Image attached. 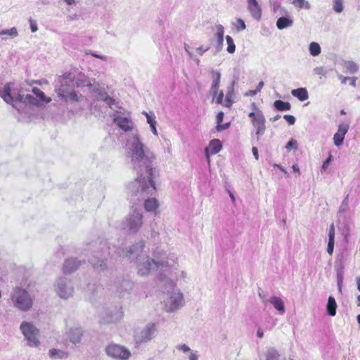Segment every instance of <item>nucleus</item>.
<instances>
[{"mask_svg":"<svg viewBox=\"0 0 360 360\" xmlns=\"http://www.w3.org/2000/svg\"><path fill=\"white\" fill-rule=\"evenodd\" d=\"M134 169L139 168L140 176L128 185V191L139 200H143V207L147 212L156 216L159 214L160 202L155 198H149L157 191L156 181L159 170L153 167L150 159H131Z\"/></svg>","mask_w":360,"mask_h":360,"instance_id":"1","label":"nucleus"},{"mask_svg":"<svg viewBox=\"0 0 360 360\" xmlns=\"http://www.w3.org/2000/svg\"><path fill=\"white\" fill-rule=\"evenodd\" d=\"M18 34V30L15 27H12L11 29L4 30L0 32V35H9L12 37H16Z\"/></svg>","mask_w":360,"mask_h":360,"instance_id":"40","label":"nucleus"},{"mask_svg":"<svg viewBox=\"0 0 360 360\" xmlns=\"http://www.w3.org/2000/svg\"><path fill=\"white\" fill-rule=\"evenodd\" d=\"M283 118L288 122V123L290 125H292L295 122V117L293 115H285Z\"/></svg>","mask_w":360,"mask_h":360,"instance_id":"51","label":"nucleus"},{"mask_svg":"<svg viewBox=\"0 0 360 360\" xmlns=\"http://www.w3.org/2000/svg\"><path fill=\"white\" fill-rule=\"evenodd\" d=\"M257 336L259 338H262L264 337V330L262 328H258L257 329Z\"/></svg>","mask_w":360,"mask_h":360,"instance_id":"60","label":"nucleus"},{"mask_svg":"<svg viewBox=\"0 0 360 360\" xmlns=\"http://www.w3.org/2000/svg\"><path fill=\"white\" fill-rule=\"evenodd\" d=\"M133 283L129 280H123L121 288L122 290L128 291L132 288Z\"/></svg>","mask_w":360,"mask_h":360,"instance_id":"42","label":"nucleus"},{"mask_svg":"<svg viewBox=\"0 0 360 360\" xmlns=\"http://www.w3.org/2000/svg\"><path fill=\"white\" fill-rule=\"evenodd\" d=\"M49 356L52 360H61L68 357V353L58 349H51L49 351Z\"/></svg>","mask_w":360,"mask_h":360,"instance_id":"25","label":"nucleus"},{"mask_svg":"<svg viewBox=\"0 0 360 360\" xmlns=\"http://www.w3.org/2000/svg\"><path fill=\"white\" fill-rule=\"evenodd\" d=\"M82 335L83 330L80 327L71 328L68 333L69 339L73 344L80 342Z\"/></svg>","mask_w":360,"mask_h":360,"instance_id":"19","label":"nucleus"},{"mask_svg":"<svg viewBox=\"0 0 360 360\" xmlns=\"http://www.w3.org/2000/svg\"><path fill=\"white\" fill-rule=\"evenodd\" d=\"M105 351L108 356L117 360H128L131 355L127 348L117 344L109 345Z\"/></svg>","mask_w":360,"mask_h":360,"instance_id":"12","label":"nucleus"},{"mask_svg":"<svg viewBox=\"0 0 360 360\" xmlns=\"http://www.w3.org/2000/svg\"><path fill=\"white\" fill-rule=\"evenodd\" d=\"M20 330L27 340L28 346L38 347L40 345L39 330L33 323L22 321L20 324Z\"/></svg>","mask_w":360,"mask_h":360,"instance_id":"8","label":"nucleus"},{"mask_svg":"<svg viewBox=\"0 0 360 360\" xmlns=\"http://www.w3.org/2000/svg\"><path fill=\"white\" fill-rule=\"evenodd\" d=\"M224 28L221 25H217L215 26V37L217 42V51H220L222 49L224 44Z\"/></svg>","mask_w":360,"mask_h":360,"instance_id":"22","label":"nucleus"},{"mask_svg":"<svg viewBox=\"0 0 360 360\" xmlns=\"http://www.w3.org/2000/svg\"><path fill=\"white\" fill-rule=\"evenodd\" d=\"M178 264L174 255H167L165 252H157L154 258L146 257L138 265V274L141 276L149 275L155 270L160 272V281L172 287L175 285V277Z\"/></svg>","mask_w":360,"mask_h":360,"instance_id":"2","label":"nucleus"},{"mask_svg":"<svg viewBox=\"0 0 360 360\" xmlns=\"http://www.w3.org/2000/svg\"><path fill=\"white\" fill-rule=\"evenodd\" d=\"M112 116L114 122L124 131H131L133 129L134 124L130 118L120 116L118 111H116Z\"/></svg>","mask_w":360,"mask_h":360,"instance_id":"14","label":"nucleus"},{"mask_svg":"<svg viewBox=\"0 0 360 360\" xmlns=\"http://www.w3.org/2000/svg\"><path fill=\"white\" fill-rule=\"evenodd\" d=\"M327 70L323 67H316L314 69V73L318 75L326 76L327 75Z\"/></svg>","mask_w":360,"mask_h":360,"instance_id":"43","label":"nucleus"},{"mask_svg":"<svg viewBox=\"0 0 360 360\" xmlns=\"http://www.w3.org/2000/svg\"><path fill=\"white\" fill-rule=\"evenodd\" d=\"M349 80L350 81L349 84L353 87L356 86V77H349Z\"/></svg>","mask_w":360,"mask_h":360,"instance_id":"62","label":"nucleus"},{"mask_svg":"<svg viewBox=\"0 0 360 360\" xmlns=\"http://www.w3.org/2000/svg\"><path fill=\"white\" fill-rule=\"evenodd\" d=\"M147 117V122L150 125V123H156V121L155 120V117L153 115H149L147 112H144Z\"/></svg>","mask_w":360,"mask_h":360,"instance_id":"55","label":"nucleus"},{"mask_svg":"<svg viewBox=\"0 0 360 360\" xmlns=\"http://www.w3.org/2000/svg\"><path fill=\"white\" fill-rule=\"evenodd\" d=\"M274 106L276 109L280 111H288L291 108V105L290 103L284 102L281 100H276L274 103Z\"/></svg>","mask_w":360,"mask_h":360,"instance_id":"30","label":"nucleus"},{"mask_svg":"<svg viewBox=\"0 0 360 360\" xmlns=\"http://www.w3.org/2000/svg\"><path fill=\"white\" fill-rule=\"evenodd\" d=\"M274 167L279 169L285 175V176H289L288 172L281 165L274 164Z\"/></svg>","mask_w":360,"mask_h":360,"instance_id":"56","label":"nucleus"},{"mask_svg":"<svg viewBox=\"0 0 360 360\" xmlns=\"http://www.w3.org/2000/svg\"><path fill=\"white\" fill-rule=\"evenodd\" d=\"M184 50L188 54V56L194 61H195L196 64L199 65L200 60L196 57V56L193 52V48L189 45L185 44H184Z\"/></svg>","mask_w":360,"mask_h":360,"instance_id":"35","label":"nucleus"},{"mask_svg":"<svg viewBox=\"0 0 360 360\" xmlns=\"http://www.w3.org/2000/svg\"><path fill=\"white\" fill-rule=\"evenodd\" d=\"M269 301L280 314H283L285 312L284 302L281 298L273 296L270 297Z\"/></svg>","mask_w":360,"mask_h":360,"instance_id":"27","label":"nucleus"},{"mask_svg":"<svg viewBox=\"0 0 360 360\" xmlns=\"http://www.w3.org/2000/svg\"><path fill=\"white\" fill-rule=\"evenodd\" d=\"M309 53L313 56H317L321 53V47L316 42H311L309 44Z\"/></svg>","mask_w":360,"mask_h":360,"instance_id":"34","label":"nucleus"},{"mask_svg":"<svg viewBox=\"0 0 360 360\" xmlns=\"http://www.w3.org/2000/svg\"><path fill=\"white\" fill-rule=\"evenodd\" d=\"M144 246V244L143 242H140L137 243L136 245H132L131 247H129L126 250H118L117 254L120 257H128L131 255L136 253L139 250H141Z\"/></svg>","mask_w":360,"mask_h":360,"instance_id":"21","label":"nucleus"},{"mask_svg":"<svg viewBox=\"0 0 360 360\" xmlns=\"http://www.w3.org/2000/svg\"><path fill=\"white\" fill-rule=\"evenodd\" d=\"M122 317V312L117 309H113L105 311L102 317L103 323H111L119 321Z\"/></svg>","mask_w":360,"mask_h":360,"instance_id":"15","label":"nucleus"},{"mask_svg":"<svg viewBox=\"0 0 360 360\" xmlns=\"http://www.w3.org/2000/svg\"><path fill=\"white\" fill-rule=\"evenodd\" d=\"M252 120V123L254 127L257 129L256 134L257 138L263 135L266 127H265V118L262 111L257 110L256 112H252L248 115Z\"/></svg>","mask_w":360,"mask_h":360,"instance_id":"13","label":"nucleus"},{"mask_svg":"<svg viewBox=\"0 0 360 360\" xmlns=\"http://www.w3.org/2000/svg\"><path fill=\"white\" fill-rule=\"evenodd\" d=\"M90 54L94 56V57H96V58H98L101 60H103L104 61H106L108 60V57L105 56H103V55H98L94 52H91Z\"/></svg>","mask_w":360,"mask_h":360,"instance_id":"57","label":"nucleus"},{"mask_svg":"<svg viewBox=\"0 0 360 360\" xmlns=\"http://www.w3.org/2000/svg\"><path fill=\"white\" fill-rule=\"evenodd\" d=\"M31 94L25 96L18 87H12L10 83L4 85L2 91H0V96L7 103L11 104L18 111L22 105H39L42 103L51 102V98H47L44 93L38 88H33Z\"/></svg>","mask_w":360,"mask_h":360,"instance_id":"4","label":"nucleus"},{"mask_svg":"<svg viewBox=\"0 0 360 360\" xmlns=\"http://www.w3.org/2000/svg\"><path fill=\"white\" fill-rule=\"evenodd\" d=\"M216 118H217V129L218 131H222V130L226 129L229 127V125H230L229 123H226V124L221 123L223 121V119H224V112H218Z\"/></svg>","mask_w":360,"mask_h":360,"instance_id":"31","label":"nucleus"},{"mask_svg":"<svg viewBox=\"0 0 360 360\" xmlns=\"http://www.w3.org/2000/svg\"><path fill=\"white\" fill-rule=\"evenodd\" d=\"M233 25L238 31L244 30L246 27L245 22L240 18H237L236 22L233 23Z\"/></svg>","mask_w":360,"mask_h":360,"instance_id":"41","label":"nucleus"},{"mask_svg":"<svg viewBox=\"0 0 360 360\" xmlns=\"http://www.w3.org/2000/svg\"><path fill=\"white\" fill-rule=\"evenodd\" d=\"M337 304L333 297L330 296L326 305V310L328 315L334 316L336 314Z\"/></svg>","mask_w":360,"mask_h":360,"instance_id":"28","label":"nucleus"},{"mask_svg":"<svg viewBox=\"0 0 360 360\" xmlns=\"http://www.w3.org/2000/svg\"><path fill=\"white\" fill-rule=\"evenodd\" d=\"M221 143L219 139H213L210 141L209 146L205 148L207 158L218 153L221 149Z\"/></svg>","mask_w":360,"mask_h":360,"instance_id":"20","label":"nucleus"},{"mask_svg":"<svg viewBox=\"0 0 360 360\" xmlns=\"http://www.w3.org/2000/svg\"><path fill=\"white\" fill-rule=\"evenodd\" d=\"M188 354V358L189 360H198L199 356L198 355L197 352L191 350Z\"/></svg>","mask_w":360,"mask_h":360,"instance_id":"54","label":"nucleus"},{"mask_svg":"<svg viewBox=\"0 0 360 360\" xmlns=\"http://www.w3.org/2000/svg\"><path fill=\"white\" fill-rule=\"evenodd\" d=\"M219 86H214V85H211L210 89V94L212 96V102L214 101L215 97L219 94Z\"/></svg>","mask_w":360,"mask_h":360,"instance_id":"45","label":"nucleus"},{"mask_svg":"<svg viewBox=\"0 0 360 360\" xmlns=\"http://www.w3.org/2000/svg\"><path fill=\"white\" fill-rule=\"evenodd\" d=\"M335 240H328L327 252L329 255H332L333 252Z\"/></svg>","mask_w":360,"mask_h":360,"instance_id":"53","label":"nucleus"},{"mask_svg":"<svg viewBox=\"0 0 360 360\" xmlns=\"http://www.w3.org/2000/svg\"><path fill=\"white\" fill-rule=\"evenodd\" d=\"M80 265V262L78 261L75 258H70L65 261L64 265H63V272L65 274H71L75 270L77 269V268Z\"/></svg>","mask_w":360,"mask_h":360,"instance_id":"18","label":"nucleus"},{"mask_svg":"<svg viewBox=\"0 0 360 360\" xmlns=\"http://www.w3.org/2000/svg\"><path fill=\"white\" fill-rule=\"evenodd\" d=\"M338 283H342L343 276L341 272H338Z\"/></svg>","mask_w":360,"mask_h":360,"instance_id":"64","label":"nucleus"},{"mask_svg":"<svg viewBox=\"0 0 360 360\" xmlns=\"http://www.w3.org/2000/svg\"><path fill=\"white\" fill-rule=\"evenodd\" d=\"M279 11L280 15H286L288 13V11L281 7L280 4H275L274 6V11L276 12V11Z\"/></svg>","mask_w":360,"mask_h":360,"instance_id":"48","label":"nucleus"},{"mask_svg":"<svg viewBox=\"0 0 360 360\" xmlns=\"http://www.w3.org/2000/svg\"><path fill=\"white\" fill-rule=\"evenodd\" d=\"M53 288L56 294L63 300L72 297L75 293L73 282L65 277L58 278L53 285Z\"/></svg>","mask_w":360,"mask_h":360,"instance_id":"9","label":"nucleus"},{"mask_svg":"<svg viewBox=\"0 0 360 360\" xmlns=\"http://www.w3.org/2000/svg\"><path fill=\"white\" fill-rule=\"evenodd\" d=\"M127 146L135 158H148L149 150L140 141L137 135L127 140Z\"/></svg>","mask_w":360,"mask_h":360,"instance_id":"11","label":"nucleus"},{"mask_svg":"<svg viewBox=\"0 0 360 360\" xmlns=\"http://www.w3.org/2000/svg\"><path fill=\"white\" fill-rule=\"evenodd\" d=\"M171 287L172 290L166 294V297L163 301V309L167 313H173L182 307L184 304V296L180 289Z\"/></svg>","mask_w":360,"mask_h":360,"instance_id":"7","label":"nucleus"},{"mask_svg":"<svg viewBox=\"0 0 360 360\" xmlns=\"http://www.w3.org/2000/svg\"><path fill=\"white\" fill-rule=\"evenodd\" d=\"M343 67L345 69L346 72L353 74L358 71V65L353 61H345Z\"/></svg>","mask_w":360,"mask_h":360,"instance_id":"32","label":"nucleus"},{"mask_svg":"<svg viewBox=\"0 0 360 360\" xmlns=\"http://www.w3.org/2000/svg\"><path fill=\"white\" fill-rule=\"evenodd\" d=\"M226 43L228 45L226 51L229 53H233L236 51V46H235L233 39L231 38V37L227 35L226 37Z\"/></svg>","mask_w":360,"mask_h":360,"instance_id":"38","label":"nucleus"},{"mask_svg":"<svg viewBox=\"0 0 360 360\" xmlns=\"http://www.w3.org/2000/svg\"><path fill=\"white\" fill-rule=\"evenodd\" d=\"M338 78L341 80V83L343 84H345L349 79V77H343L342 75H339Z\"/></svg>","mask_w":360,"mask_h":360,"instance_id":"61","label":"nucleus"},{"mask_svg":"<svg viewBox=\"0 0 360 360\" xmlns=\"http://www.w3.org/2000/svg\"><path fill=\"white\" fill-rule=\"evenodd\" d=\"M211 74L213 79L212 85H214V86H219L221 79L220 72L217 70H213L212 71Z\"/></svg>","mask_w":360,"mask_h":360,"instance_id":"39","label":"nucleus"},{"mask_svg":"<svg viewBox=\"0 0 360 360\" xmlns=\"http://www.w3.org/2000/svg\"><path fill=\"white\" fill-rule=\"evenodd\" d=\"M209 46H200L195 49V51L199 56H202L206 51L209 50Z\"/></svg>","mask_w":360,"mask_h":360,"instance_id":"50","label":"nucleus"},{"mask_svg":"<svg viewBox=\"0 0 360 360\" xmlns=\"http://www.w3.org/2000/svg\"><path fill=\"white\" fill-rule=\"evenodd\" d=\"M292 4L300 9H309L311 8L310 4L307 0H292Z\"/></svg>","mask_w":360,"mask_h":360,"instance_id":"33","label":"nucleus"},{"mask_svg":"<svg viewBox=\"0 0 360 360\" xmlns=\"http://www.w3.org/2000/svg\"><path fill=\"white\" fill-rule=\"evenodd\" d=\"M279 354L276 349L270 348L266 351V360H278Z\"/></svg>","mask_w":360,"mask_h":360,"instance_id":"36","label":"nucleus"},{"mask_svg":"<svg viewBox=\"0 0 360 360\" xmlns=\"http://www.w3.org/2000/svg\"><path fill=\"white\" fill-rule=\"evenodd\" d=\"M333 8L336 13H341L344 9L343 0H333Z\"/></svg>","mask_w":360,"mask_h":360,"instance_id":"37","label":"nucleus"},{"mask_svg":"<svg viewBox=\"0 0 360 360\" xmlns=\"http://www.w3.org/2000/svg\"><path fill=\"white\" fill-rule=\"evenodd\" d=\"M291 94L301 101L308 99L309 94L306 88L300 87L291 91Z\"/></svg>","mask_w":360,"mask_h":360,"instance_id":"26","label":"nucleus"},{"mask_svg":"<svg viewBox=\"0 0 360 360\" xmlns=\"http://www.w3.org/2000/svg\"><path fill=\"white\" fill-rule=\"evenodd\" d=\"M248 8L254 19L260 20L262 9L257 0H248Z\"/></svg>","mask_w":360,"mask_h":360,"instance_id":"17","label":"nucleus"},{"mask_svg":"<svg viewBox=\"0 0 360 360\" xmlns=\"http://www.w3.org/2000/svg\"><path fill=\"white\" fill-rule=\"evenodd\" d=\"M143 214L141 210L136 207L131 206L128 214L122 221V229L129 233H137L143 226Z\"/></svg>","mask_w":360,"mask_h":360,"instance_id":"5","label":"nucleus"},{"mask_svg":"<svg viewBox=\"0 0 360 360\" xmlns=\"http://www.w3.org/2000/svg\"><path fill=\"white\" fill-rule=\"evenodd\" d=\"M176 349L184 354H187L191 351V348L186 344H181L176 346Z\"/></svg>","mask_w":360,"mask_h":360,"instance_id":"44","label":"nucleus"},{"mask_svg":"<svg viewBox=\"0 0 360 360\" xmlns=\"http://www.w3.org/2000/svg\"><path fill=\"white\" fill-rule=\"evenodd\" d=\"M264 82H259V84H257V86L256 88V91L257 92L260 91L261 89H262V87L264 86Z\"/></svg>","mask_w":360,"mask_h":360,"instance_id":"63","label":"nucleus"},{"mask_svg":"<svg viewBox=\"0 0 360 360\" xmlns=\"http://www.w3.org/2000/svg\"><path fill=\"white\" fill-rule=\"evenodd\" d=\"M30 27L32 32H36L38 30V26L36 20L32 18L29 19Z\"/></svg>","mask_w":360,"mask_h":360,"instance_id":"47","label":"nucleus"},{"mask_svg":"<svg viewBox=\"0 0 360 360\" xmlns=\"http://www.w3.org/2000/svg\"><path fill=\"white\" fill-rule=\"evenodd\" d=\"M89 262L95 269L99 271H105L108 269V264L105 259H100L94 256L90 259Z\"/></svg>","mask_w":360,"mask_h":360,"instance_id":"23","label":"nucleus"},{"mask_svg":"<svg viewBox=\"0 0 360 360\" xmlns=\"http://www.w3.org/2000/svg\"><path fill=\"white\" fill-rule=\"evenodd\" d=\"M155 125H156V123H150V127L153 134L155 136H158V131H157Z\"/></svg>","mask_w":360,"mask_h":360,"instance_id":"58","label":"nucleus"},{"mask_svg":"<svg viewBox=\"0 0 360 360\" xmlns=\"http://www.w3.org/2000/svg\"><path fill=\"white\" fill-rule=\"evenodd\" d=\"M293 19L291 16L280 17L276 21V27L279 30H283L292 26Z\"/></svg>","mask_w":360,"mask_h":360,"instance_id":"24","label":"nucleus"},{"mask_svg":"<svg viewBox=\"0 0 360 360\" xmlns=\"http://www.w3.org/2000/svg\"><path fill=\"white\" fill-rule=\"evenodd\" d=\"M328 240H335V227L333 224H332L330 226Z\"/></svg>","mask_w":360,"mask_h":360,"instance_id":"52","label":"nucleus"},{"mask_svg":"<svg viewBox=\"0 0 360 360\" xmlns=\"http://www.w3.org/2000/svg\"><path fill=\"white\" fill-rule=\"evenodd\" d=\"M331 160L332 159H326V160L323 162V164L322 165L323 170H326L328 168V167L329 166V165L330 163Z\"/></svg>","mask_w":360,"mask_h":360,"instance_id":"59","label":"nucleus"},{"mask_svg":"<svg viewBox=\"0 0 360 360\" xmlns=\"http://www.w3.org/2000/svg\"><path fill=\"white\" fill-rule=\"evenodd\" d=\"M10 298L13 306L21 311H28L33 307V298L24 288L17 287L13 289Z\"/></svg>","mask_w":360,"mask_h":360,"instance_id":"6","label":"nucleus"},{"mask_svg":"<svg viewBox=\"0 0 360 360\" xmlns=\"http://www.w3.org/2000/svg\"><path fill=\"white\" fill-rule=\"evenodd\" d=\"M234 89V82H232L231 84L228 87V91L226 95L224 106L230 107L232 103V96L233 94Z\"/></svg>","mask_w":360,"mask_h":360,"instance_id":"29","label":"nucleus"},{"mask_svg":"<svg viewBox=\"0 0 360 360\" xmlns=\"http://www.w3.org/2000/svg\"><path fill=\"white\" fill-rule=\"evenodd\" d=\"M60 85L56 91L58 96L65 101H79L82 96H79L76 93L75 88L86 86L90 87L92 92L96 94L98 100L105 101L111 109H114V106H117L116 101L108 96L105 91L98 84H92L84 75L82 76V78L74 79L69 74L60 78Z\"/></svg>","mask_w":360,"mask_h":360,"instance_id":"3","label":"nucleus"},{"mask_svg":"<svg viewBox=\"0 0 360 360\" xmlns=\"http://www.w3.org/2000/svg\"><path fill=\"white\" fill-rule=\"evenodd\" d=\"M224 96V92L222 91H220L219 92V94L217 95V96L215 97V99L214 101H215L218 104H222L224 105V103H223Z\"/></svg>","mask_w":360,"mask_h":360,"instance_id":"49","label":"nucleus"},{"mask_svg":"<svg viewBox=\"0 0 360 360\" xmlns=\"http://www.w3.org/2000/svg\"><path fill=\"white\" fill-rule=\"evenodd\" d=\"M297 147V142L295 139H291L285 146V148L288 150L296 149Z\"/></svg>","mask_w":360,"mask_h":360,"instance_id":"46","label":"nucleus"},{"mask_svg":"<svg viewBox=\"0 0 360 360\" xmlns=\"http://www.w3.org/2000/svg\"><path fill=\"white\" fill-rule=\"evenodd\" d=\"M156 333V325L152 322L148 323L143 328L135 332L134 342L136 345L148 342L155 337Z\"/></svg>","mask_w":360,"mask_h":360,"instance_id":"10","label":"nucleus"},{"mask_svg":"<svg viewBox=\"0 0 360 360\" xmlns=\"http://www.w3.org/2000/svg\"><path fill=\"white\" fill-rule=\"evenodd\" d=\"M349 129V125L346 123L339 124L338 130L333 136L334 144L339 146L342 144L345 136Z\"/></svg>","mask_w":360,"mask_h":360,"instance_id":"16","label":"nucleus"}]
</instances>
